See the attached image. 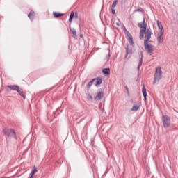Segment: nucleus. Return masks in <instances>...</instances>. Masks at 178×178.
I'll list each match as a JSON object with an SVG mask.
<instances>
[{
  "label": "nucleus",
  "instance_id": "obj_8",
  "mask_svg": "<svg viewBox=\"0 0 178 178\" xmlns=\"http://www.w3.org/2000/svg\"><path fill=\"white\" fill-rule=\"evenodd\" d=\"M151 34H152L151 31H149V29H147L145 32V35L146 39H145L144 41H147V42H149V40H151Z\"/></svg>",
  "mask_w": 178,
  "mask_h": 178
},
{
  "label": "nucleus",
  "instance_id": "obj_5",
  "mask_svg": "<svg viewBox=\"0 0 178 178\" xmlns=\"http://www.w3.org/2000/svg\"><path fill=\"white\" fill-rule=\"evenodd\" d=\"M163 33L164 31H159L157 34V41L159 44H162L163 42Z\"/></svg>",
  "mask_w": 178,
  "mask_h": 178
},
{
  "label": "nucleus",
  "instance_id": "obj_21",
  "mask_svg": "<svg viewBox=\"0 0 178 178\" xmlns=\"http://www.w3.org/2000/svg\"><path fill=\"white\" fill-rule=\"evenodd\" d=\"M95 80H97V79H92L87 85L88 88H90V87H91V86H92V84H94Z\"/></svg>",
  "mask_w": 178,
  "mask_h": 178
},
{
  "label": "nucleus",
  "instance_id": "obj_13",
  "mask_svg": "<svg viewBox=\"0 0 178 178\" xmlns=\"http://www.w3.org/2000/svg\"><path fill=\"white\" fill-rule=\"evenodd\" d=\"M95 85L98 87V86H101L102 84V79L97 78L95 81Z\"/></svg>",
  "mask_w": 178,
  "mask_h": 178
},
{
  "label": "nucleus",
  "instance_id": "obj_14",
  "mask_svg": "<svg viewBox=\"0 0 178 178\" xmlns=\"http://www.w3.org/2000/svg\"><path fill=\"white\" fill-rule=\"evenodd\" d=\"M157 26L159 31H163V26H162V23L159 20H157Z\"/></svg>",
  "mask_w": 178,
  "mask_h": 178
},
{
  "label": "nucleus",
  "instance_id": "obj_32",
  "mask_svg": "<svg viewBox=\"0 0 178 178\" xmlns=\"http://www.w3.org/2000/svg\"><path fill=\"white\" fill-rule=\"evenodd\" d=\"M116 25L119 26H120V24H119V22H117Z\"/></svg>",
  "mask_w": 178,
  "mask_h": 178
},
{
  "label": "nucleus",
  "instance_id": "obj_33",
  "mask_svg": "<svg viewBox=\"0 0 178 178\" xmlns=\"http://www.w3.org/2000/svg\"><path fill=\"white\" fill-rule=\"evenodd\" d=\"M124 31H127V30H126V27H124Z\"/></svg>",
  "mask_w": 178,
  "mask_h": 178
},
{
  "label": "nucleus",
  "instance_id": "obj_29",
  "mask_svg": "<svg viewBox=\"0 0 178 178\" xmlns=\"http://www.w3.org/2000/svg\"><path fill=\"white\" fill-rule=\"evenodd\" d=\"M111 12H112V14H113V15H115V14L116 13L115 10L113 9V8L111 10Z\"/></svg>",
  "mask_w": 178,
  "mask_h": 178
},
{
  "label": "nucleus",
  "instance_id": "obj_1",
  "mask_svg": "<svg viewBox=\"0 0 178 178\" xmlns=\"http://www.w3.org/2000/svg\"><path fill=\"white\" fill-rule=\"evenodd\" d=\"M162 73L163 72H162V70L161 69V67L159 66L157 67L154 72L153 84L158 83V81L162 79Z\"/></svg>",
  "mask_w": 178,
  "mask_h": 178
},
{
  "label": "nucleus",
  "instance_id": "obj_12",
  "mask_svg": "<svg viewBox=\"0 0 178 178\" xmlns=\"http://www.w3.org/2000/svg\"><path fill=\"white\" fill-rule=\"evenodd\" d=\"M142 92L143 94L145 101H147V88H145V86L144 85L142 88Z\"/></svg>",
  "mask_w": 178,
  "mask_h": 178
},
{
  "label": "nucleus",
  "instance_id": "obj_4",
  "mask_svg": "<svg viewBox=\"0 0 178 178\" xmlns=\"http://www.w3.org/2000/svg\"><path fill=\"white\" fill-rule=\"evenodd\" d=\"M163 124L165 129H168L170 126V118L168 115H163Z\"/></svg>",
  "mask_w": 178,
  "mask_h": 178
},
{
  "label": "nucleus",
  "instance_id": "obj_2",
  "mask_svg": "<svg viewBox=\"0 0 178 178\" xmlns=\"http://www.w3.org/2000/svg\"><path fill=\"white\" fill-rule=\"evenodd\" d=\"M144 47L145 51L149 54L150 56L152 55L155 49V46L151 44L149 42H147V40H144Z\"/></svg>",
  "mask_w": 178,
  "mask_h": 178
},
{
  "label": "nucleus",
  "instance_id": "obj_3",
  "mask_svg": "<svg viewBox=\"0 0 178 178\" xmlns=\"http://www.w3.org/2000/svg\"><path fill=\"white\" fill-rule=\"evenodd\" d=\"M3 133L6 136H8V137H13V138H16V133H15V130L13 129H4Z\"/></svg>",
  "mask_w": 178,
  "mask_h": 178
},
{
  "label": "nucleus",
  "instance_id": "obj_25",
  "mask_svg": "<svg viewBox=\"0 0 178 178\" xmlns=\"http://www.w3.org/2000/svg\"><path fill=\"white\" fill-rule=\"evenodd\" d=\"M116 5H118V0H115L112 4V8H116Z\"/></svg>",
  "mask_w": 178,
  "mask_h": 178
},
{
  "label": "nucleus",
  "instance_id": "obj_34",
  "mask_svg": "<svg viewBox=\"0 0 178 178\" xmlns=\"http://www.w3.org/2000/svg\"><path fill=\"white\" fill-rule=\"evenodd\" d=\"M124 31H127V30H126V27H124Z\"/></svg>",
  "mask_w": 178,
  "mask_h": 178
},
{
  "label": "nucleus",
  "instance_id": "obj_18",
  "mask_svg": "<svg viewBox=\"0 0 178 178\" xmlns=\"http://www.w3.org/2000/svg\"><path fill=\"white\" fill-rule=\"evenodd\" d=\"M36 172H37V168L35 166H34L31 171V175L30 178L34 177V175H35Z\"/></svg>",
  "mask_w": 178,
  "mask_h": 178
},
{
  "label": "nucleus",
  "instance_id": "obj_24",
  "mask_svg": "<svg viewBox=\"0 0 178 178\" xmlns=\"http://www.w3.org/2000/svg\"><path fill=\"white\" fill-rule=\"evenodd\" d=\"M35 13L34 11H31V13L28 15V17H29L31 20L33 17H34Z\"/></svg>",
  "mask_w": 178,
  "mask_h": 178
},
{
  "label": "nucleus",
  "instance_id": "obj_7",
  "mask_svg": "<svg viewBox=\"0 0 178 178\" xmlns=\"http://www.w3.org/2000/svg\"><path fill=\"white\" fill-rule=\"evenodd\" d=\"M145 31H147V25L140 28V40H143V38H144V34H145Z\"/></svg>",
  "mask_w": 178,
  "mask_h": 178
},
{
  "label": "nucleus",
  "instance_id": "obj_10",
  "mask_svg": "<svg viewBox=\"0 0 178 178\" xmlns=\"http://www.w3.org/2000/svg\"><path fill=\"white\" fill-rule=\"evenodd\" d=\"M8 88H10V90H13V91H17L20 87L17 85H9Z\"/></svg>",
  "mask_w": 178,
  "mask_h": 178
},
{
  "label": "nucleus",
  "instance_id": "obj_22",
  "mask_svg": "<svg viewBox=\"0 0 178 178\" xmlns=\"http://www.w3.org/2000/svg\"><path fill=\"white\" fill-rule=\"evenodd\" d=\"M73 17H74V13L72 12L69 18L70 23H72V22H73Z\"/></svg>",
  "mask_w": 178,
  "mask_h": 178
},
{
  "label": "nucleus",
  "instance_id": "obj_26",
  "mask_svg": "<svg viewBox=\"0 0 178 178\" xmlns=\"http://www.w3.org/2000/svg\"><path fill=\"white\" fill-rule=\"evenodd\" d=\"M143 8L140 7L139 8H138L137 10H134V13L136 12H143Z\"/></svg>",
  "mask_w": 178,
  "mask_h": 178
},
{
  "label": "nucleus",
  "instance_id": "obj_6",
  "mask_svg": "<svg viewBox=\"0 0 178 178\" xmlns=\"http://www.w3.org/2000/svg\"><path fill=\"white\" fill-rule=\"evenodd\" d=\"M140 102H136L134 103L132 108H131V112H137L138 109H140Z\"/></svg>",
  "mask_w": 178,
  "mask_h": 178
},
{
  "label": "nucleus",
  "instance_id": "obj_15",
  "mask_svg": "<svg viewBox=\"0 0 178 178\" xmlns=\"http://www.w3.org/2000/svg\"><path fill=\"white\" fill-rule=\"evenodd\" d=\"M17 91L19 94V95H21V97H22L24 98V99H26V95H24L23 94V90H22L20 88H19Z\"/></svg>",
  "mask_w": 178,
  "mask_h": 178
},
{
  "label": "nucleus",
  "instance_id": "obj_11",
  "mask_svg": "<svg viewBox=\"0 0 178 178\" xmlns=\"http://www.w3.org/2000/svg\"><path fill=\"white\" fill-rule=\"evenodd\" d=\"M127 35H128V41L129 44H131L132 47H134V42H133V37L129 32H127Z\"/></svg>",
  "mask_w": 178,
  "mask_h": 178
},
{
  "label": "nucleus",
  "instance_id": "obj_9",
  "mask_svg": "<svg viewBox=\"0 0 178 178\" xmlns=\"http://www.w3.org/2000/svg\"><path fill=\"white\" fill-rule=\"evenodd\" d=\"M104 98V92H98L95 97V101H101Z\"/></svg>",
  "mask_w": 178,
  "mask_h": 178
},
{
  "label": "nucleus",
  "instance_id": "obj_31",
  "mask_svg": "<svg viewBox=\"0 0 178 178\" xmlns=\"http://www.w3.org/2000/svg\"><path fill=\"white\" fill-rule=\"evenodd\" d=\"M125 88H126V90H127V92L129 94V88L127 86H126Z\"/></svg>",
  "mask_w": 178,
  "mask_h": 178
},
{
  "label": "nucleus",
  "instance_id": "obj_16",
  "mask_svg": "<svg viewBox=\"0 0 178 178\" xmlns=\"http://www.w3.org/2000/svg\"><path fill=\"white\" fill-rule=\"evenodd\" d=\"M70 30L72 32V33L73 34V37L74 38H76V37H77V33H76V29L74 28H70Z\"/></svg>",
  "mask_w": 178,
  "mask_h": 178
},
{
  "label": "nucleus",
  "instance_id": "obj_17",
  "mask_svg": "<svg viewBox=\"0 0 178 178\" xmlns=\"http://www.w3.org/2000/svg\"><path fill=\"white\" fill-rule=\"evenodd\" d=\"M102 73H104V74H109V73H111V69H109V68H104L102 70Z\"/></svg>",
  "mask_w": 178,
  "mask_h": 178
},
{
  "label": "nucleus",
  "instance_id": "obj_23",
  "mask_svg": "<svg viewBox=\"0 0 178 178\" xmlns=\"http://www.w3.org/2000/svg\"><path fill=\"white\" fill-rule=\"evenodd\" d=\"M141 66H143V56H141L140 60L138 63V70H140V67H141Z\"/></svg>",
  "mask_w": 178,
  "mask_h": 178
},
{
  "label": "nucleus",
  "instance_id": "obj_19",
  "mask_svg": "<svg viewBox=\"0 0 178 178\" xmlns=\"http://www.w3.org/2000/svg\"><path fill=\"white\" fill-rule=\"evenodd\" d=\"M53 15H54V17H62V16H63V14L56 13V12H54Z\"/></svg>",
  "mask_w": 178,
  "mask_h": 178
},
{
  "label": "nucleus",
  "instance_id": "obj_28",
  "mask_svg": "<svg viewBox=\"0 0 178 178\" xmlns=\"http://www.w3.org/2000/svg\"><path fill=\"white\" fill-rule=\"evenodd\" d=\"M88 99H90L91 101H92V99H93L92 96H91V95H88Z\"/></svg>",
  "mask_w": 178,
  "mask_h": 178
},
{
  "label": "nucleus",
  "instance_id": "obj_30",
  "mask_svg": "<svg viewBox=\"0 0 178 178\" xmlns=\"http://www.w3.org/2000/svg\"><path fill=\"white\" fill-rule=\"evenodd\" d=\"M74 16H75L76 19H77L79 15H78L77 13H75V15H74Z\"/></svg>",
  "mask_w": 178,
  "mask_h": 178
},
{
  "label": "nucleus",
  "instance_id": "obj_20",
  "mask_svg": "<svg viewBox=\"0 0 178 178\" xmlns=\"http://www.w3.org/2000/svg\"><path fill=\"white\" fill-rule=\"evenodd\" d=\"M138 26L140 27V29H142V27H145V26H147V24H145V19H143V22L139 23Z\"/></svg>",
  "mask_w": 178,
  "mask_h": 178
},
{
  "label": "nucleus",
  "instance_id": "obj_27",
  "mask_svg": "<svg viewBox=\"0 0 178 178\" xmlns=\"http://www.w3.org/2000/svg\"><path fill=\"white\" fill-rule=\"evenodd\" d=\"M127 55H126V58H127V55H129V54H130V49H129V48H127Z\"/></svg>",
  "mask_w": 178,
  "mask_h": 178
}]
</instances>
